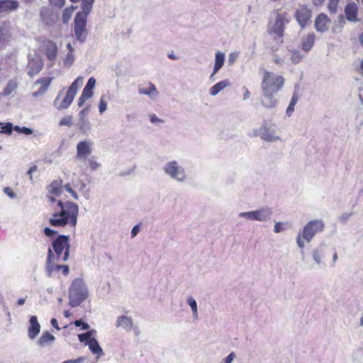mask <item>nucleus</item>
I'll return each instance as SVG.
<instances>
[{
  "label": "nucleus",
  "instance_id": "1",
  "mask_svg": "<svg viewBox=\"0 0 363 363\" xmlns=\"http://www.w3.org/2000/svg\"><path fill=\"white\" fill-rule=\"evenodd\" d=\"M60 212L53 213L49 219V223L53 227H65L67 225L74 228L77 223L79 206L72 201H58Z\"/></svg>",
  "mask_w": 363,
  "mask_h": 363
},
{
  "label": "nucleus",
  "instance_id": "2",
  "mask_svg": "<svg viewBox=\"0 0 363 363\" xmlns=\"http://www.w3.org/2000/svg\"><path fill=\"white\" fill-rule=\"evenodd\" d=\"M325 224L322 220L315 219L309 221L296 237V241L300 249L305 247L304 240L310 242L314 236L324 229Z\"/></svg>",
  "mask_w": 363,
  "mask_h": 363
},
{
  "label": "nucleus",
  "instance_id": "3",
  "mask_svg": "<svg viewBox=\"0 0 363 363\" xmlns=\"http://www.w3.org/2000/svg\"><path fill=\"white\" fill-rule=\"evenodd\" d=\"M88 296V290L83 279L76 278L69 289V304L74 308L79 306Z\"/></svg>",
  "mask_w": 363,
  "mask_h": 363
},
{
  "label": "nucleus",
  "instance_id": "4",
  "mask_svg": "<svg viewBox=\"0 0 363 363\" xmlns=\"http://www.w3.org/2000/svg\"><path fill=\"white\" fill-rule=\"evenodd\" d=\"M284 82L282 76L265 70L261 83L262 91L277 94L283 87Z\"/></svg>",
  "mask_w": 363,
  "mask_h": 363
},
{
  "label": "nucleus",
  "instance_id": "5",
  "mask_svg": "<svg viewBox=\"0 0 363 363\" xmlns=\"http://www.w3.org/2000/svg\"><path fill=\"white\" fill-rule=\"evenodd\" d=\"M83 77H78L70 85L69 87L66 96L64 97L63 100L59 103V99L60 97V94L62 93V91L58 94V95L56 96L54 101V106L58 109V110H62L67 108L73 101L78 89L83 84Z\"/></svg>",
  "mask_w": 363,
  "mask_h": 363
},
{
  "label": "nucleus",
  "instance_id": "6",
  "mask_svg": "<svg viewBox=\"0 0 363 363\" xmlns=\"http://www.w3.org/2000/svg\"><path fill=\"white\" fill-rule=\"evenodd\" d=\"M162 170L168 177L177 182L182 183L186 180V172L177 160L168 161L163 165Z\"/></svg>",
  "mask_w": 363,
  "mask_h": 363
},
{
  "label": "nucleus",
  "instance_id": "7",
  "mask_svg": "<svg viewBox=\"0 0 363 363\" xmlns=\"http://www.w3.org/2000/svg\"><path fill=\"white\" fill-rule=\"evenodd\" d=\"M51 249L56 254V258L59 261L66 262L69 256V236L65 235H58L52 242Z\"/></svg>",
  "mask_w": 363,
  "mask_h": 363
},
{
  "label": "nucleus",
  "instance_id": "8",
  "mask_svg": "<svg viewBox=\"0 0 363 363\" xmlns=\"http://www.w3.org/2000/svg\"><path fill=\"white\" fill-rule=\"evenodd\" d=\"M273 211L269 207H262L254 211L240 212L238 217L252 221L267 222L271 220Z\"/></svg>",
  "mask_w": 363,
  "mask_h": 363
},
{
  "label": "nucleus",
  "instance_id": "9",
  "mask_svg": "<svg viewBox=\"0 0 363 363\" xmlns=\"http://www.w3.org/2000/svg\"><path fill=\"white\" fill-rule=\"evenodd\" d=\"M289 23L286 13L277 12L274 22L269 26V33L275 38H281L284 35L285 25Z\"/></svg>",
  "mask_w": 363,
  "mask_h": 363
},
{
  "label": "nucleus",
  "instance_id": "10",
  "mask_svg": "<svg viewBox=\"0 0 363 363\" xmlns=\"http://www.w3.org/2000/svg\"><path fill=\"white\" fill-rule=\"evenodd\" d=\"M87 17L75 15L74 19V34L76 40L81 43L86 41L88 35L86 29Z\"/></svg>",
  "mask_w": 363,
  "mask_h": 363
},
{
  "label": "nucleus",
  "instance_id": "11",
  "mask_svg": "<svg viewBox=\"0 0 363 363\" xmlns=\"http://www.w3.org/2000/svg\"><path fill=\"white\" fill-rule=\"evenodd\" d=\"M312 11L306 5H299L296 9L294 18L301 29L306 28L311 23Z\"/></svg>",
  "mask_w": 363,
  "mask_h": 363
},
{
  "label": "nucleus",
  "instance_id": "12",
  "mask_svg": "<svg viewBox=\"0 0 363 363\" xmlns=\"http://www.w3.org/2000/svg\"><path fill=\"white\" fill-rule=\"evenodd\" d=\"M54 253L51 248H49L48 250V257L46 261L45 271L46 274L49 277H53V273L55 271L62 270V274L64 275H67L69 273V267L68 265H60L56 264L54 262Z\"/></svg>",
  "mask_w": 363,
  "mask_h": 363
},
{
  "label": "nucleus",
  "instance_id": "13",
  "mask_svg": "<svg viewBox=\"0 0 363 363\" xmlns=\"http://www.w3.org/2000/svg\"><path fill=\"white\" fill-rule=\"evenodd\" d=\"M327 245L322 243L313 248L311 252V255L315 266L322 269L325 267V257L326 255Z\"/></svg>",
  "mask_w": 363,
  "mask_h": 363
},
{
  "label": "nucleus",
  "instance_id": "14",
  "mask_svg": "<svg viewBox=\"0 0 363 363\" xmlns=\"http://www.w3.org/2000/svg\"><path fill=\"white\" fill-rule=\"evenodd\" d=\"M93 142L89 140L80 141L76 147V159L85 161L92 152Z\"/></svg>",
  "mask_w": 363,
  "mask_h": 363
},
{
  "label": "nucleus",
  "instance_id": "15",
  "mask_svg": "<svg viewBox=\"0 0 363 363\" xmlns=\"http://www.w3.org/2000/svg\"><path fill=\"white\" fill-rule=\"evenodd\" d=\"M28 75L30 77L38 74L43 67V62L40 57L33 58L31 55L28 56Z\"/></svg>",
  "mask_w": 363,
  "mask_h": 363
},
{
  "label": "nucleus",
  "instance_id": "16",
  "mask_svg": "<svg viewBox=\"0 0 363 363\" xmlns=\"http://www.w3.org/2000/svg\"><path fill=\"white\" fill-rule=\"evenodd\" d=\"M40 332V325L35 315H31L29 320L28 336L30 340H34Z\"/></svg>",
  "mask_w": 363,
  "mask_h": 363
},
{
  "label": "nucleus",
  "instance_id": "17",
  "mask_svg": "<svg viewBox=\"0 0 363 363\" xmlns=\"http://www.w3.org/2000/svg\"><path fill=\"white\" fill-rule=\"evenodd\" d=\"M45 54L48 60L55 62L58 51L57 46L55 43L52 40H47L45 42Z\"/></svg>",
  "mask_w": 363,
  "mask_h": 363
},
{
  "label": "nucleus",
  "instance_id": "18",
  "mask_svg": "<svg viewBox=\"0 0 363 363\" xmlns=\"http://www.w3.org/2000/svg\"><path fill=\"white\" fill-rule=\"evenodd\" d=\"M263 99L261 100L262 105L266 108H274L277 106L278 101L275 97V93L262 91Z\"/></svg>",
  "mask_w": 363,
  "mask_h": 363
},
{
  "label": "nucleus",
  "instance_id": "19",
  "mask_svg": "<svg viewBox=\"0 0 363 363\" xmlns=\"http://www.w3.org/2000/svg\"><path fill=\"white\" fill-rule=\"evenodd\" d=\"M330 23L328 16L324 13H320L315 20V28L318 32L324 33L328 29Z\"/></svg>",
  "mask_w": 363,
  "mask_h": 363
},
{
  "label": "nucleus",
  "instance_id": "20",
  "mask_svg": "<svg viewBox=\"0 0 363 363\" xmlns=\"http://www.w3.org/2000/svg\"><path fill=\"white\" fill-rule=\"evenodd\" d=\"M52 77H43V78L38 79L35 82L34 85L35 86V85L40 84V86L37 91L33 92V94H32L33 96L37 97L38 96L43 94L48 89V87L52 82Z\"/></svg>",
  "mask_w": 363,
  "mask_h": 363
},
{
  "label": "nucleus",
  "instance_id": "21",
  "mask_svg": "<svg viewBox=\"0 0 363 363\" xmlns=\"http://www.w3.org/2000/svg\"><path fill=\"white\" fill-rule=\"evenodd\" d=\"M315 35L314 33H310L301 38L300 48L303 52L307 53L312 50L315 44Z\"/></svg>",
  "mask_w": 363,
  "mask_h": 363
},
{
  "label": "nucleus",
  "instance_id": "22",
  "mask_svg": "<svg viewBox=\"0 0 363 363\" xmlns=\"http://www.w3.org/2000/svg\"><path fill=\"white\" fill-rule=\"evenodd\" d=\"M133 320L130 317L126 315H121L117 318L116 321V327L121 328L127 332L131 331L133 325Z\"/></svg>",
  "mask_w": 363,
  "mask_h": 363
},
{
  "label": "nucleus",
  "instance_id": "23",
  "mask_svg": "<svg viewBox=\"0 0 363 363\" xmlns=\"http://www.w3.org/2000/svg\"><path fill=\"white\" fill-rule=\"evenodd\" d=\"M49 194L55 196H60L62 193V180L60 179L53 180L50 185L46 187Z\"/></svg>",
  "mask_w": 363,
  "mask_h": 363
},
{
  "label": "nucleus",
  "instance_id": "24",
  "mask_svg": "<svg viewBox=\"0 0 363 363\" xmlns=\"http://www.w3.org/2000/svg\"><path fill=\"white\" fill-rule=\"evenodd\" d=\"M19 3L16 0H0V13L16 11Z\"/></svg>",
  "mask_w": 363,
  "mask_h": 363
},
{
  "label": "nucleus",
  "instance_id": "25",
  "mask_svg": "<svg viewBox=\"0 0 363 363\" xmlns=\"http://www.w3.org/2000/svg\"><path fill=\"white\" fill-rule=\"evenodd\" d=\"M260 130L262 132V138L265 141L272 142L279 140V137L275 135L274 130L268 128L266 125H263Z\"/></svg>",
  "mask_w": 363,
  "mask_h": 363
},
{
  "label": "nucleus",
  "instance_id": "26",
  "mask_svg": "<svg viewBox=\"0 0 363 363\" xmlns=\"http://www.w3.org/2000/svg\"><path fill=\"white\" fill-rule=\"evenodd\" d=\"M345 13L348 21H357V7L354 3L348 4L345 9Z\"/></svg>",
  "mask_w": 363,
  "mask_h": 363
},
{
  "label": "nucleus",
  "instance_id": "27",
  "mask_svg": "<svg viewBox=\"0 0 363 363\" xmlns=\"http://www.w3.org/2000/svg\"><path fill=\"white\" fill-rule=\"evenodd\" d=\"M138 93L140 94L147 95L152 99H155L159 95V91L155 85L152 83H150L147 88H139Z\"/></svg>",
  "mask_w": 363,
  "mask_h": 363
},
{
  "label": "nucleus",
  "instance_id": "28",
  "mask_svg": "<svg viewBox=\"0 0 363 363\" xmlns=\"http://www.w3.org/2000/svg\"><path fill=\"white\" fill-rule=\"evenodd\" d=\"M55 337L50 334L48 331L43 333L37 341V345L41 347H45L54 342Z\"/></svg>",
  "mask_w": 363,
  "mask_h": 363
},
{
  "label": "nucleus",
  "instance_id": "29",
  "mask_svg": "<svg viewBox=\"0 0 363 363\" xmlns=\"http://www.w3.org/2000/svg\"><path fill=\"white\" fill-rule=\"evenodd\" d=\"M229 86L230 82L228 79L220 81L209 89V94L213 96H216L220 91Z\"/></svg>",
  "mask_w": 363,
  "mask_h": 363
},
{
  "label": "nucleus",
  "instance_id": "30",
  "mask_svg": "<svg viewBox=\"0 0 363 363\" xmlns=\"http://www.w3.org/2000/svg\"><path fill=\"white\" fill-rule=\"evenodd\" d=\"M287 55H289V60L293 64L300 63L304 58V55L296 49H287Z\"/></svg>",
  "mask_w": 363,
  "mask_h": 363
},
{
  "label": "nucleus",
  "instance_id": "31",
  "mask_svg": "<svg viewBox=\"0 0 363 363\" xmlns=\"http://www.w3.org/2000/svg\"><path fill=\"white\" fill-rule=\"evenodd\" d=\"M94 3V0H82V11L77 12L76 15L87 17L92 10Z\"/></svg>",
  "mask_w": 363,
  "mask_h": 363
},
{
  "label": "nucleus",
  "instance_id": "32",
  "mask_svg": "<svg viewBox=\"0 0 363 363\" xmlns=\"http://www.w3.org/2000/svg\"><path fill=\"white\" fill-rule=\"evenodd\" d=\"M87 344H88L90 351L94 354H96L99 357L104 354L102 348L101 347L98 341L95 338H92V340H89L87 342Z\"/></svg>",
  "mask_w": 363,
  "mask_h": 363
},
{
  "label": "nucleus",
  "instance_id": "33",
  "mask_svg": "<svg viewBox=\"0 0 363 363\" xmlns=\"http://www.w3.org/2000/svg\"><path fill=\"white\" fill-rule=\"evenodd\" d=\"M225 54L218 51L215 55L214 73H217L223 67L225 62Z\"/></svg>",
  "mask_w": 363,
  "mask_h": 363
},
{
  "label": "nucleus",
  "instance_id": "34",
  "mask_svg": "<svg viewBox=\"0 0 363 363\" xmlns=\"http://www.w3.org/2000/svg\"><path fill=\"white\" fill-rule=\"evenodd\" d=\"M77 126L82 133H86L91 129V123L87 118L79 119Z\"/></svg>",
  "mask_w": 363,
  "mask_h": 363
},
{
  "label": "nucleus",
  "instance_id": "35",
  "mask_svg": "<svg viewBox=\"0 0 363 363\" xmlns=\"http://www.w3.org/2000/svg\"><path fill=\"white\" fill-rule=\"evenodd\" d=\"M15 126H13L12 123H3L0 122V134H6L8 135H11L13 130H14Z\"/></svg>",
  "mask_w": 363,
  "mask_h": 363
},
{
  "label": "nucleus",
  "instance_id": "36",
  "mask_svg": "<svg viewBox=\"0 0 363 363\" xmlns=\"http://www.w3.org/2000/svg\"><path fill=\"white\" fill-rule=\"evenodd\" d=\"M187 304L190 306L191 311H192V315L194 318L198 319V306L196 301L192 297L189 296L188 297L186 300Z\"/></svg>",
  "mask_w": 363,
  "mask_h": 363
},
{
  "label": "nucleus",
  "instance_id": "37",
  "mask_svg": "<svg viewBox=\"0 0 363 363\" xmlns=\"http://www.w3.org/2000/svg\"><path fill=\"white\" fill-rule=\"evenodd\" d=\"M18 87L17 82L16 80H10L6 86L4 88L3 91V94L5 96H9Z\"/></svg>",
  "mask_w": 363,
  "mask_h": 363
},
{
  "label": "nucleus",
  "instance_id": "38",
  "mask_svg": "<svg viewBox=\"0 0 363 363\" xmlns=\"http://www.w3.org/2000/svg\"><path fill=\"white\" fill-rule=\"evenodd\" d=\"M85 161H87L89 166L92 171H96L101 166V163L97 161V157L94 155L87 157Z\"/></svg>",
  "mask_w": 363,
  "mask_h": 363
},
{
  "label": "nucleus",
  "instance_id": "39",
  "mask_svg": "<svg viewBox=\"0 0 363 363\" xmlns=\"http://www.w3.org/2000/svg\"><path fill=\"white\" fill-rule=\"evenodd\" d=\"M287 56V52L283 55L276 54L274 56V62L279 66H283L288 63Z\"/></svg>",
  "mask_w": 363,
  "mask_h": 363
},
{
  "label": "nucleus",
  "instance_id": "40",
  "mask_svg": "<svg viewBox=\"0 0 363 363\" xmlns=\"http://www.w3.org/2000/svg\"><path fill=\"white\" fill-rule=\"evenodd\" d=\"M14 130H16L18 133H22L26 135H31L33 133V129H31L30 128L25 127V126L20 127L18 125H15Z\"/></svg>",
  "mask_w": 363,
  "mask_h": 363
},
{
  "label": "nucleus",
  "instance_id": "41",
  "mask_svg": "<svg viewBox=\"0 0 363 363\" xmlns=\"http://www.w3.org/2000/svg\"><path fill=\"white\" fill-rule=\"evenodd\" d=\"M340 0H330L328 3V9L331 13H336Z\"/></svg>",
  "mask_w": 363,
  "mask_h": 363
},
{
  "label": "nucleus",
  "instance_id": "42",
  "mask_svg": "<svg viewBox=\"0 0 363 363\" xmlns=\"http://www.w3.org/2000/svg\"><path fill=\"white\" fill-rule=\"evenodd\" d=\"M74 8H66L62 13V20L64 23H67L70 18Z\"/></svg>",
  "mask_w": 363,
  "mask_h": 363
},
{
  "label": "nucleus",
  "instance_id": "43",
  "mask_svg": "<svg viewBox=\"0 0 363 363\" xmlns=\"http://www.w3.org/2000/svg\"><path fill=\"white\" fill-rule=\"evenodd\" d=\"M74 62V55L72 53H67L66 55L65 60H64V65L65 66H71L73 62Z\"/></svg>",
  "mask_w": 363,
  "mask_h": 363
},
{
  "label": "nucleus",
  "instance_id": "44",
  "mask_svg": "<svg viewBox=\"0 0 363 363\" xmlns=\"http://www.w3.org/2000/svg\"><path fill=\"white\" fill-rule=\"evenodd\" d=\"M77 327H81L82 330H87L89 329V325L84 322L82 319L77 320L74 322Z\"/></svg>",
  "mask_w": 363,
  "mask_h": 363
},
{
  "label": "nucleus",
  "instance_id": "45",
  "mask_svg": "<svg viewBox=\"0 0 363 363\" xmlns=\"http://www.w3.org/2000/svg\"><path fill=\"white\" fill-rule=\"evenodd\" d=\"M78 339L81 342H84L86 345H88L87 342L92 340V338H90L89 336V333H86L79 334Z\"/></svg>",
  "mask_w": 363,
  "mask_h": 363
},
{
  "label": "nucleus",
  "instance_id": "46",
  "mask_svg": "<svg viewBox=\"0 0 363 363\" xmlns=\"http://www.w3.org/2000/svg\"><path fill=\"white\" fill-rule=\"evenodd\" d=\"M235 357L236 354L234 352H232L226 357L223 358L220 363H232Z\"/></svg>",
  "mask_w": 363,
  "mask_h": 363
},
{
  "label": "nucleus",
  "instance_id": "47",
  "mask_svg": "<svg viewBox=\"0 0 363 363\" xmlns=\"http://www.w3.org/2000/svg\"><path fill=\"white\" fill-rule=\"evenodd\" d=\"M65 189V191H67V192L70 193L72 196L77 200L78 199V195L76 193V191H74L72 188L71 187L70 184H66L65 186L62 185V189Z\"/></svg>",
  "mask_w": 363,
  "mask_h": 363
},
{
  "label": "nucleus",
  "instance_id": "48",
  "mask_svg": "<svg viewBox=\"0 0 363 363\" xmlns=\"http://www.w3.org/2000/svg\"><path fill=\"white\" fill-rule=\"evenodd\" d=\"M238 57V52H231L228 55V65H230V66L233 65L235 63V62Z\"/></svg>",
  "mask_w": 363,
  "mask_h": 363
},
{
  "label": "nucleus",
  "instance_id": "49",
  "mask_svg": "<svg viewBox=\"0 0 363 363\" xmlns=\"http://www.w3.org/2000/svg\"><path fill=\"white\" fill-rule=\"evenodd\" d=\"M43 232H44V234L47 237L51 238H54L57 233V231H55L50 228H45L43 230Z\"/></svg>",
  "mask_w": 363,
  "mask_h": 363
},
{
  "label": "nucleus",
  "instance_id": "50",
  "mask_svg": "<svg viewBox=\"0 0 363 363\" xmlns=\"http://www.w3.org/2000/svg\"><path fill=\"white\" fill-rule=\"evenodd\" d=\"M50 3L59 9L63 7L65 4V0H49Z\"/></svg>",
  "mask_w": 363,
  "mask_h": 363
},
{
  "label": "nucleus",
  "instance_id": "51",
  "mask_svg": "<svg viewBox=\"0 0 363 363\" xmlns=\"http://www.w3.org/2000/svg\"><path fill=\"white\" fill-rule=\"evenodd\" d=\"M60 125L70 126L72 125V117L66 116L62 118L60 121Z\"/></svg>",
  "mask_w": 363,
  "mask_h": 363
},
{
  "label": "nucleus",
  "instance_id": "52",
  "mask_svg": "<svg viewBox=\"0 0 363 363\" xmlns=\"http://www.w3.org/2000/svg\"><path fill=\"white\" fill-rule=\"evenodd\" d=\"M284 225L285 223L281 222L276 223L274 228V232L279 233L284 231L285 230V228L284 227Z\"/></svg>",
  "mask_w": 363,
  "mask_h": 363
},
{
  "label": "nucleus",
  "instance_id": "53",
  "mask_svg": "<svg viewBox=\"0 0 363 363\" xmlns=\"http://www.w3.org/2000/svg\"><path fill=\"white\" fill-rule=\"evenodd\" d=\"M352 216V212H350V213H342L340 218H339V220L342 223H345L348 219Z\"/></svg>",
  "mask_w": 363,
  "mask_h": 363
},
{
  "label": "nucleus",
  "instance_id": "54",
  "mask_svg": "<svg viewBox=\"0 0 363 363\" xmlns=\"http://www.w3.org/2000/svg\"><path fill=\"white\" fill-rule=\"evenodd\" d=\"M107 108V103L101 98L99 105V113L102 114Z\"/></svg>",
  "mask_w": 363,
  "mask_h": 363
},
{
  "label": "nucleus",
  "instance_id": "55",
  "mask_svg": "<svg viewBox=\"0 0 363 363\" xmlns=\"http://www.w3.org/2000/svg\"><path fill=\"white\" fill-rule=\"evenodd\" d=\"M37 170H38V166H37V165H35V164H33V165H32V166L29 168V169L28 170V172H27V173H26V174H27V175H28V176H29V179H30V180L32 182H33V173H34V172H37Z\"/></svg>",
  "mask_w": 363,
  "mask_h": 363
},
{
  "label": "nucleus",
  "instance_id": "56",
  "mask_svg": "<svg viewBox=\"0 0 363 363\" xmlns=\"http://www.w3.org/2000/svg\"><path fill=\"white\" fill-rule=\"evenodd\" d=\"M81 95L89 99L93 96V89L84 87Z\"/></svg>",
  "mask_w": 363,
  "mask_h": 363
},
{
  "label": "nucleus",
  "instance_id": "57",
  "mask_svg": "<svg viewBox=\"0 0 363 363\" xmlns=\"http://www.w3.org/2000/svg\"><path fill=\"white\" fill-rule=\"evenodd\" d=\"M85 361V358L83 357H78L74 359H68L62 362V363H84Z\"/></svg>",
  "mask_w": 363,
  "mask_h": 363
},
{
  "label": "nucleus",
  "instance_id": "58",
  "mask_svg": "<svg viewBox=\"0 0 363 363\" xmlns=\"http://www.w3.org/2000/svg\"><path fill=\"white\" fill-rule=\"evenodd\" d=\"M4 192L11 199H14L16 196V194L12 191V189L10 187H5L4 189Z\"/></svg>",
  "mask_w": 363,
  "mask_h": 363
},
{
  "label": "nucleus",
  "instance_id": "59",
  "mask_svg": "<svg viewBox=\"0 0 363 363\" xmlns=\"http://www.w3.org/2000/svg\"><path fill=\"white\" fill-rule=\"evenodd\" d=\"M96 84V79L94 77H91L89 79L85 87L93 89Z\"/></svg>",
  "mask_w": 363,
  "mask_h": 363
},
{
  "label": "nucleus",
  "instance_id": "60",
  "mask_svg": "<svg viewBox=\"0 0 363 363\" xmlns=\"http://www.w3.org/2000/svg\"><path fill=\"white\" fill-rule=\"evenodd\" d=\"M150 121L152 123H163V121L159 118L155 114L150 116Z\"/></svg>",
  "mask_w": 363,
  "mask_h": 363
},
{
  "label": "nucleus",
  "instance_id": "61",
  "mask_svg": "<svg viewBox=\"0 0 363 363\" xmlns=\"http://www.w3.org/2000/svg\"><path fill=\"white\" fill-rule=\"evenodd\" d=\"M140 231V225H135L131 230L130 234L132 238H135Z\"/></svg>",
  "mask_w": 363,
  "mask_h": 363
},
{
  "label": "nucleus",
  "instance_id": "62",
  "mask_svg": "<svg viewBox=\"0 0 363 363\" xmlns=\"http://www.w3.org/2000/svg\"><path fill=\"white\" fill-rule=\"evenodd\" d=\"M131 330L133 332V334L135 336H139L140 335V330L138 325H133V328Z\"/></svg>",
  "mask_w": 363,
  "mask_h": 363
},
{
  "label": "nucleus",
  "instance_id": "63",
  "mask_svg": "<svg viewBox=\"0 0 363 363\" xmlns=\"http://www.w3.org/2000/svg\"><path fill=\"white\" fill-rule=\"evenodd\" d=\"M88 107L84 108L83 110H82L79 113V119H82V118H85V116L86 114L88 112Z\"/></svg>",
  "mask_w": 363,
  "mask_h": 363
},
{
  "label": "nucleus",
  "instance_id": "64",
  "mask_svg": "<svg viewBox=\"0 0 363 363\" xmlns=\"http://www.w3.org/2000/svg\"><path fill=\"white\" fill-rule=\"evenodd\" d=\"M88 99H86V97L83 96L82 95L80 96V97L78 99V106L79 107H82L85 101L87 100Z\"/></svg>",
  "mask_w": 363,
  "mask_h": 363
}]
</instances>
